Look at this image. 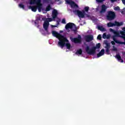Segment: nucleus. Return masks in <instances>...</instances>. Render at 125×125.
Listing matches in <instances>:
<instances>
[{
  "label": "nucleus",
  "instance_id": "12",
  "mask_svg": "<svg viewBox=\"0 0 125 125\" xmlns=\"http://www.w3.org/2000/svg\"><path fill=\"white\" fill-rule=\"evenodd\" d=\"M107 8H108V7L105 4L102 5L101 9V10L100 11V13H105V12L107 11Z\"/></svg>",
  "mask_w": 125,
  "mask_h": 125
},
{
  "label": "nucleus",
  "instance_id": "4",
  "mask_svg": "<svg viewBox=\"0 0 125 125\" xmlns=\"http://www.w3.org/2000/svg\"><path fill=\"white\" fill-rule=\"evenodd\" d=\"M120 34L122 35L121 38H122V39H124L125 42H122L119 40H117V39H116V36H113V40L114 41V42H116V43H118L119 44H125V32L121 31Z\"/></svg>",
  "mask_w": 125,
  "mask_h": 125
},
{
  "label": "nucleus",
  "instance_id": "7",
  "mask_svg": "<svg viewBox=\"0 0 125 125\" xmlns=\"http://www.w3.org/2000/svg\"><path fill=\"white\" fill-rule=\"evenodd\" d=\"M70 40L72 42L75 43H82V36L80 35H78L77 38H73L72 37H70Z\"/></svg>",
  "mask_w": 125,
  "mask_h": 125
},
{
  "label": "nucleus",
  "instance_id": "14",
  "mask_svg": "<svg viewBox=\"0 0 125 125\" xmlns=\"http://www.w3.org/2000/svg\"><path fill=\"white\" fill-rule=\"evenodd\" d=\"M85 39L87 42H91V41H93V36L87 35L85 37Z\"/></svg>",
  "mask_w": 125,
  "mask_h": 125
},
{
  "label": "nucleus",
  "instance_id": "40",
  "mask_svg": "<svg viewBox=\"0 0 125 125\" xmlns=\"http://www.w3.org/2000/svg\"><path fill=\"white\" fill-rule=\"evenodd\" d=\"M113 50L116 51V50H117V49H116V48H115L113 49Z\"/></svg>",
  "mask_w": 125,
  "mask_h": 125
},
{
  "label": "nucleus",
  "instance_id": "3",
  "mask_svg": "<svg viewBox=\"0 0 125 125\" xmlns=\"http://www.w3.org/2000/svg\"><path fill=\"white\" fill-rule=\"evenodd\" d=\"M101 46V44L100 43L97 44L96 46L92 47L91 49L89 48V46H87L85 48L86 52H87L89 55H93L95 54V53L96 52V49L99 48Z\"/></svg>",
  "mask_w": 125,
  "mask_h": 125
},
{
  "label": "nucleus",
  "instance_id": "33",
  "mask_svg": "<svg viewBox=\"0 0 125 125\" xmlns=\"http://www.w3.org/2000/svg\"><path fill=\"white\" fill-rule=\"evenodd\" d=\"M51 28H56L57 27V25H51Z\"/></svg>",
  "mask_w": 125,
  "mask_h": 125
},
{
  "label": "nucleus",
  "instance_id": "34",
  "mask_svg": "<svg viewBox=\"0 0 125 125\" xmlns=\"http://www.w3.org/2000/svg\"><path fill=\"white\" fill-rule=\"evenodd\" d=\"M116 42L115 41H111V44H112V45H115V44H116Z\"/></svg>",
  "mask_w": 125,
  "mask_h": 125
},
{
  "label": "nucleus",
  "instance_id": "39",
  "mask_svg": "<svg viewBox=\"0 0 125 125\" xmlns=\"http://www.w3.org/2000/svg\"><path fill=\"white\" fill-rule=\"evenodd\" d=\"M123 30L124 31V32H125V27H123Z\"/></svg>",
  "mask_w": 125,
  "mask_h": 125
},
{
  "label": "nucleus",
  "instance_id": "6",
  "mask_svg": "<svg viewBox=\"0 0 125 125\" xmlns=\"http://www.w3.org/2000/svg\"><path fill=\"white\" fill-rule=\"evenodd\" d=\"M65 28L66 29V30H68V29H70V30H71V31H73V32H77L76 24L72 22H69L66 24L65 26Z\"/></svg>",
  "mask_w": 125,
  "mask_h": 125
},
{
  "label": "nucleus",
  "instance_id": "42",
  "mask_svg": "<svg viewBox=\"0 0 125 125\" xmlns=\"http://www.w3.org/2000/svg\"><path fill=\"white\" fill-rule=\"evenodd\" d=\"M60 33H63V31H61Z\"/></svg>",
  "mask_w": 125,
  "mask_h": 125
},
{
  "label": "nucleus",
  "instance_id": "1",
  "mask_svg": "<svg viewBox=\"0 0 125 125\" xmlns=\"http://www.w3.org/2000/svg\"><path fill=\"white\" fill-rule=\"evenodd\" d=\"M52 34L54 37L57 38L59 39L58 45L61 46L62 48H63L65 46V42H69V40L64 36L60 34L55 31H53Z\"/></svg>",
  "mask_w": 125,
  "mask_h": 125
},
{
  "label": "nucleus",
  "instance_id": "19",
  "mask_svg": "<svg viewBox=\"0 0 125 125\" xmlns=\"http://www.w3.org/2000/svg\"><path fill=\"white\" fill-rule=\"evenodd\" d=\"M67 42L68 43H66V42H65L64 45L66 46V48L67 49H70L71 48V44L69 43V42Z\"/></svg>",
  "mask_w": 125,
  "mask_h": 125
},
{
  "label": "nucleus",
  "instance_id": "41",
  "mask_svg": "<svg viewBox=\"0 0 125 125\" xmlns=\"http://www.w3.org/2000/svg\"><path fill=\"white\" fill-rule=\"evenodd\" d=\"M60 0H56V1H60Z\"/></svg>",
  "mask_w": 125,
  "mask_h": 125
},
{
  "label": "nucleus",
  "instance_id": "36",
  "mask_svg": "<svg viewBox=\"0 0 125 125\" xmlns=\"http://www.w3.org/2000/svg\"><path fill=\"white\" fill-rule=\"evenodd\" d=\"M122 1L124 4L125 5V0H122Z\"/></svg>",
  "mask_w": 125,
  "mask_h": 125
},
{
  "label": "nucleus",
  "instance_id": "30",
  "mask_svg": "<svg viewBox=\"0 0 125 125\" xmlns=\"http://www.w3.org/2000/svg\"><path fill=\"white\" fill-rule=\"evenodd\" d=\"M35 25H37L36 27H37V28H39V27H40V25H39V24L37 21H35Z\"/></svg>",
  "mask_w": 125,
  "mask_h": 125
},
{
  "label": "nucleus",
  "instance_id": "17",
  "mask_svg": "<svg viewBox=\"0 0 125 125\" xmlns=\"http://www.w3.org/2000/svg\"><path fill=\"white\" fill-rule=\"evenodd\" d=\"M116 58L118 59V61H121V63H124V60L122 59V57L119 54H117L116 55Z\"/></svg>",
  "mask_w": 125,
  "mask_h": 125
},
{
  "label": "nucleus",
  "instance_id": "10",
  "mask_svg": "<svg viewBox=\"0 0 125 125\" xmlns=\"http://www.w3.org/2000/svg\"><path fill=\"white\" fill-rule=\"evenodd\" d=\"M124 23L123 22H119L115 21V23H112L111 22H109L107 23V27L110 28V27H115V26H117V27H120V26H122L123 25Z\"/></svg>",
  "mask_w": 125,
  "mask_h": 125
},
{
  "label": "nucleus",
  "instance_id": "29",
  "mask_svg": "<svg viewBox=\"0 0 125 125\" xmlns=\"http://www.w3.org/2000/svg\"><path fill=\"white\" fill-rule=\"evenodd\" d=\"M106 33H104L103 35V39H106Z\"/></svg>",
  "mask_w": 125,
  "mask_h": 125
},
{
  "label": "nucleus",
  "instance_id": "27",
  "mask_svg": "<svg viewBox=\"0 0 125 125\" xmlns=\"http://www.w3.org/2000/svg\"><path fill=\"white\" fill-rule=\"evenodd\" d=\"M102 39V37H101V35H99L97 37V39L101 41V40Z\"/></svg>",
  "mask_w": 125,
  "mask_h": 125
},
{
  "label": "nucleus",
  "instance_id": "31",
  "mask_svg": "<svg viewBox=\"0 0 125 125\" xmlns=\"http://www.w3.org/2000/svg\"><path fill=\"white\" fill-rule=\"evenodd\" d=\"M109 31H110V32H112V33H114L115 30L113 29H112V28H110L109 29Z\"/></svg>",
  "mask_w": 125,
  "mask_h": 125
},
{
  "label": "nucleus",
  "instance_id": "15",
  "mask_svg": "<svg viewBox=\"0 0 125 125\" xmlns=\"http://www.w3.org/2000/svg\"><path fill=\"white\" fill-rule=\"evenodd\" d=\"M49 26V22L47 21H45L43 24V27L45 31H47L48 30V27Z\"/></svg>",
  "mask_w": 125,
  "mask_h": 125
},
{
  "label": "nucleus",
  "instance_id": "28",
  "mask_svg": "<svg viewBox=\"0 0 125 125\" xmlns=\"http://www.w3.org/2000/svg\"><path fill=\"white\" fill-rule=\"evenodd\" d=\"M48 21H47L49 22L53 21V19H51L50 18H48Z\"/></svg>",
  "mask_w": 125,
  "mask_h": 125
},
{
  "label": "nucleus",
  "instance_id": "24",
  "mask_svg": "<svg viewBox=\"0 0 125 125\" xmlns=\"http://www.w3.org/2000/svg\"><path fill=\"white\" fill-rule=\"evenodd\" d=\"M88 10H89V7L86 6L84 7V11L86 12H88Z\"/></svg>",
  "mask_w": 125,
  "mask_h": 125
},
{
  "label": "nucleus",
  "instance_id": "18",
  "mask_svg": "<svg viewBox=\"0 0 125 125\" xmlns=\"http://www.w3.org/2000/svg\"><path fill=\"white\" fill-rule=\"evenodd\" d=\"M82 54H83V50H82V49H79L75 53V54H76L77 55H78V54H79V55H81Z\"/></svg>",
  "mask_w": 125,
  "mask_h": 125
},
{
  "label": "nucleus",
  "instance_id": "23",
  "mask_svg": "<svg viewBox=\"0 0 125 125\" xmlns=\"http://www.w3.org/2000/svg\"><path fill=\"white\" fill-rule=\"evenodd\" d=\"M97 2H98L99 3H102V2H104V1H105V0H96Z\"/></svg>",
  "mask_w": 125,
  "mask_h": 125
},
{
  "label": "nucleus",
  "instance_id": "16",
  "mask_svg": "<svg viewBox=\"0 0 125 125\" xmlns=\"http://www.w3.org/2000/svg\"><path fill=\"white\" fill-rule=\"evenodd\" d=\"M104 53H105V50L104 49H102L101 51L97 54V57H101V56L104 55Z\"/></svg>",
  "mask_w": 125,
  "mask_h": 125
},
{
  "label": "nucleus",
  "instance_id": "26",
  "mask_svg": "<svg viewBox=\"0 0 125 125\" xmlns=\"http://www.w3.org/2000/svg\"><path fill=\"white\" fill-rule=\"evenodd\" d=\"M114 35H115V36H118L119 35V32L118 31L115 30L114 32H113Z\"/></svg>",
  "mask_w": 125,
  "mask_h": 125
},
{
  "label": "nucleus",
  "instance_id": "37",
  "mask_svg": "<svg viewBox=\"0 0 125 125\" xmlns=\"http://www.w3.org/2000/svg\"><path fill=\"white\" fill-rule=\"evenodd\" d=\"M57 26H58V25H59V21H57Z\"/></svg>",
  "mask_w": 125,
  "mask_h": 125
},
{
  "label": "nucleus",
  "instance_id": "25",
  "mask_svg": "<svg viewBox=\"0 0 125 125\" xmlns=\"http://www.w3.org/2000/svg\"><path fill=\"white\" fill-rule=\"evenodd\" d=\"M62 24H66V20L65 19H63L62 20Z\"/></svg>",
  "mask_w": 125,
  "mask_h": 125
},
{
  "label": "nucleus",
  "instance_id": "8",
  "mask_svg": "<svg viewBox=\"0 0 125 125\" xmlns=\"http://www.w3.org/2000/svg\"><path fill=\"white\" fill-rule=\"evenodd\" d=\"M65 2L67 4L70 5L71 8H78L79 6L75 2V1L72 0H65Z\"/></svg>",
  "mask_w": 125,
  "mask_h": 125
},
{
  "label": "nucleus",
  "instance_id": "22",
  "mask_svg": "<svg viewBox=\"0 0 125 125\" xmlns=\"http://www.w3.org/2000/svg\"><path fill=\"white\" fill-rule=\"evenodd\" d=\"M19 6H20L21 8H22V9H25V5L23 4H20Z\"/></svg>",
  "mask_w": 125,
  "mask_h": 125
},
{
  "label": "nucleus",
  "instance_id": "9",
  "mask_svg": "<svg viewBox=\"0 0 125 125\" xmlns=\"http://www.w3.org/2000/svg\"><path fill=\"white\" fill-rule=\"evenodd\" d=\"M73 12L75 14H77L80 18H84V16L85 15V12L84 11L82 12L79 10H73Z\"/></svg>",
  "mask_w": 125,
  "mask_h": 125
},
{
  "label": "nucleus",
  "instance_id": "20",
  "mask_svg": "<svg viewBox=\"0 0 125 125\" xmlns=\"http://www.w3.org/2000/svg\"><path fill=\"white\" fill-rule=\"evenodd\" d=\"M98 30H100V31H102V32H104V31H106V29L103 26H98Z\"/></svg>",
  "mask_w": 125,
  "mask_h": 125
},
{
  "label": "nucleus",
  "instance_id": "2",
  "mask_svg": "<svg viewBox=\"0 0 125 125\" xmlns=\"http://www.w3.org/2000/svg\"><path fill=\"white\" fill-rule=\"evenodd\" d=\"M41 1V0H32L30 1V4H35V3H36L37 6H29V9H31L33 12H36L37 9H38V11L41 12L42 8V4Z\"/></svg>",
  "mask_w": 125,
  "mask_h": 125
},
{
  "label": "nucleus",
  "instance_id": "38",
  "mask_svg": "<svg viewBox=\"0 0 125 125\" xmlns=\"http://www.w3.org/2000/svg\"><path fill=\"white\" fill-rule=\"evenodd\" d=\"M85 15H86V16H87V17H89V15L88 14H85Z\"/></svg>",
  "mask_w": 125,
  "mask_h": 125
},
{
  "label": "nucleus",
  "instance_id": "21",
  "mask_svg": "<svg viewBox=\"0 0 125 125\" xmlns=\"http://www.w3.org/2000/svg\"><path fill=\"white\" fill-rule=\"evenodd\" d=\"M51 9V6H50V5H48L45 9V11H49L50 9Z\"/></svg>",
  "mask_w": 125,
  "mask_h": 125
},
{
  "label": "nucleus",
  "instance_id": "13",
  "mask_svg": "<svg viewBox=\"0 0 125 125\" xmlns=\"http://www.w3.org/2000/svg\"><path fill=\"white\" fill-rule=\"evenodd\" d=\"M57 15H58V11L56 9H54L52 12V18L53 19V21H55L56 18H57Z\"/></svg>",
  "mask_w": 125,
  "mask_h": 125
},
{
  "label": "nucleus",
  "instance_id": "43",
  "mask_svg": "<svg viewBox=\"0 0 125 125\" xmlns=\"http://www.w3.org/2000/svg\"><path fill=\"white\" fill-rule=\"evenodd\" d=\"M106 38H107V39H109V38H108V37H107Z\"/></svg>",
  "mask_w": 125,
  "mask_h": 125
},
{
  "label": "nucleus",
  "instance_id": "11",
  "mask_svg": "<svg viewBox=\"0 0 125 125\" xmlns=\"http://www.w3.org/2000/svg\"><path fill=\"white\" fill-rule=\"evenodd\" d=\"M104 43L106 45V46L105 47V48H106L105 53L107 55H109V54H110V47H111L110 46V43L108 42V41L104 40Z\"/></svg>",
  "mask_w": 125,
  "mask_h": 125
},
{
  "label": "nucleus",
  "instance_id": "32",
  "mask_svg": "<svg viewBox=\"0 0 125 125\" xmlns=\"http://www.w3.org/2000/svg\"><path fill=\"white\" fill-rule=\"evenodd\" d=\"M115 10H120V7L117 6L115 8Z\"/></svg>",
  "mask_w": 125,
  "mask_h": 125
},
{
  "label": "nucleus",
  "instance_id": "5",
  "mask_svg": "<svg viewBox=\"0 0 125 125\" xmlns=\"http://www.w3.org/2000/svg\"><path fill=\"white\" fill-rule=\"evenodd\" d=\"M106 15V19L109 21H112L116 18V13L112 11H108Z\"/></svg>",
  "mask_w": 125,
  "mask_h": 125
},
{
  "label": "nucleus",
  "instance_id": "35",
  "mask_svg": "<svg viewBox=\"0 0 125 125\" xmlns=\"http://www.w3.org/2000/svg\"><path fill=\"white\" fill-rule=\"evenodd\" d=\"M117 0H110V1L111 2H115V1H117Z\"/></svg>",
  "mask_w": 125,
  "mask_h": 125
}]
</instances>
